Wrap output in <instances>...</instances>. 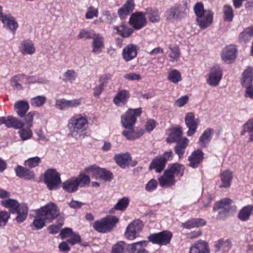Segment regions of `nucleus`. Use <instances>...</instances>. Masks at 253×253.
<instances>
[{
    "label": "nucleus",
    "mask_w": 253,
    "mask_h": 253,
    "mask_svg": "<svg viewBox=\"0 0 253 253\" xmlns=\"http://www.w3.org/2000/svg\"><path fill=\"white\" fill-rule=\"evenodd\" d=\"M141 108L135 109H129L124 115L122 116L121 123L122 126L126 128L122 133L127 140L136 139L144 133V130L142 129L137 131L133 129L136 118L141 115Z\"/></svg>",
    "instance_id": "1"
},
{
    "label": "nucleus",
    "mask_w": 253,
    "mask_h": 253,
    "mask_svg": "<svg viewBox=\"0 0 253 253\" xmlns=\"http://www.w3.org/2000/svg\"><path fill=\"white\" fill-rule=\"evenodd\" d=\"M87 116L84 114H77L68 121V135L76 140H82L86 136L88 127Z\"/></svg>",
    "instance_id": "2"
},
{
    "label": "nucleus",
    "mask_w": 253,
    "mask_h": 253,
    "mask_svg": "<svg viewBox=\"0 0 253 253\" xmlns=\"http://www.w3.org/2000/svg\"><path fill=\"white\" fill-rule=\"evenodd\" d=\"M198 25L202 29L210 27L212 23L213 13L210 10H205L202 2H197L194 7Z\"/></svg>",
    "instance_id": "3"
},
{
    "label": "nucleus",
    "mask_w": 253,
    "mask_h": 253,
    "mask_svg": "<svg viewBox=\"0 0 253 253\" xmlns=\"http://www.w3.org/2000/svg\"><path fill=\"white\" fill-rule=\"evenodd\" d=\"M188 11L187 2H185L183 5H175L168 9L165 11V16L168 21H180L187 16Z\"/></svg>",
    "instance_id": "4"
},
{
    "label": "nucleus",
    "mask_w": 253,
    "mask_h": 253,
    "mask_svg": "<svg viewBox=\"0 0 253 253\" xmlns=\"http://www.w3.org/2000/svg\"><path fill=\"white\" fill-rule=\"evenodd\" d=\"M118 222V219L114 216H108L96 221L92 225L93 228L100 233L111 231Z\"/></svg>",
    "instance_id": "5"
},
{
    "label": "nucleus",
    "mask_w": 253,
    "mask_h": 253,
    "mask_svg": "<svg viewBox=\"0 0 253 253\" xmlns=\"http://www.w3.org/2000/svg\"><path fill=\"white\" fill-rule=\"evenodd\" d=\"M46 219L47 223L52 222L60 214L57 206L54 203H47L45 206L37 210Z\"/></svg>",
    "instance_id": "6"
},
{
    "label": "nucleus",
    "mask_w": 253,
    "mask_h": 253,
    "mask_svg": "<svg viewBox=\"0 0 253 253\" xmlns=\"http://www.w3.org/2000/svg\"><path fill=\"white\" fill-rule=\"evenodd\" d=\"M44 181L50 190H56L61 182L60 174L54 169H48L44 173Z\"/></svg>",
    "instance_id": "7"
},
{
    "label": "nucleus",
    "mask_w": 253,
    "mask_h": 253,
    "mask_svg": "<svg viewBox=\"0 0 253 253\" xmlns=\"http://www.w3.org/2000/svg\"><path fill=\"white\" fill-rule=\"evenodd\" d=\"M172 158L171 151L166 152L163 155L155 157L150 164V169H154L157 172H161L164 169L166 162Z\"/></svg>",
    "instance_id": "8"
},
{
    "label": "nucleus",
    "mask_w": 253,
    "mask_h": 253,
    "mask_svg": "<svg viewBox=\"0 0 253 253\" xmlns=\"http://www.w3.org/2000/svg\"><path fill=\"white\" fill-rule=\"evenodd\" d=\"M172 234L169 231H164L159 233L151 234L148 237L149 241L159 245H166L169 243Z\"/></svg>",
    "instance_id": "9"
},
{
    "label": "nucleus",
    "mask_w": 253,
    "mask_h": 253,
    "mask_svg": "<svg viewBox=\"0 0 253 253\" xmlns=\"http://www.w3.org/2000/svg\"><path fill=\"white\" fill-rule=\"evenodd\" d=\"M145 14L141 11L133 13L129 20V23L134 29L138 30L144 27L146 24Z\"/></svg>",
    "instance_id": "10"
},
{
    "label": "nucleus",
    "mask_w": 253,
    "mask_h": 253,
    "mask_svg": "<svg viewBox=\"0 0 253 253\" xmlns=\"http://www.w3.org/2000/svg\"><path fill=\"white\" fill-rule=\"evenodd\" d=\"M142 223L139 220H135L131 222L126 227L125 236L128 240H132L135 239L137 234L140 232L142 228Z\"/></svg>",
    "instance_id": "11"
},
{
    "label": "nucleus",
    "mask_w": 253,
    "mask_h": 253,
    "mask_svg": "<svg viewBox=\"0 0 253 253\" xmlns=\"http://www.w3.org/2000/svg\"><path fill=\"white\" fill-rule=\"evenodd\" d=\"M221 69L218 66L212 67L208 75L207 83L211 86H216L222 79Z\"/></svg>",
    "instance_id": "12"
},
{
    "label": "nucleus",
    "mask_w": 253,
    "mask_h": 253,
    "mask_svg": "<svg viewBox=\"0 0 253 253\" xmlns=\"http://www.w3.org/2000/svg\"><path fill=\"white\" fill-rule=\"evenodd\" d=\"M4 125L8 128H22L24 124L20 120L11 116L0 117V125Z\"/></svg>",
    "instance_id": "13"
},
{
    "label": "nucleus",
    "mask_w": 253,
    "mask_h": 253,
    "mask_svg": "<svg viewBox=\"0 0 253 253\" xmlns=\"http://www.w3.org/2000/svg\"><path fill=\"white\" fill-rule=\"evenodd\" d=\"M86 170L96 178H99L105 181H110L112 178V174L110 171L98 167L91 166Z\"/></svg>",
    "instance_id": "14"
},
{
    "label": "nucleus",
    "mask_w": 253,
    "mask_h": 253,
    "mask_svg": "<svg viewBox=\"0 0 253 253\" xmlns=\"http://www.w3.org/2000/svg\"><path fill=\"white\" fill-rule=\"evenodd\" d=\"M185 123L188 128L187 132V136H192L195 133L198 126V122L195 120V115L193 113L189 112L186 114Z\"/></svg>",
    "instance_id": "15"
},
{
    "label": "nucleus",
    "mask_w": 253,
    "mask_h": 253,
    "mask_svg": "<svg viewBox=\"0 0 253 253\" xmlns=\"http://www.w3.org/2000/svg\"><path fill=\"white\" fill-rule=\"evenodd\" d=\"M139 47L134 44H129L125 47L122 51V56L126 62L130 61L134 59L137 55Z\"/></svg>",
    "instance_id": "16"
},
{
    "label": "nucleus",
    "mask_w": 253,
    "mask_h": 253,
    "mask_svg": "<svg viewBox=\"0 0 253 253\" xmlns=\"http://www.w3.org/2000/svg\"><path fill=\"white\" fill-rule=\"evenodd\" d=\"M19 49L20 53L23 55H31L36 52L34 43L29 39L23 40L20 42Z\"/></svg>",
    "instance_id": "17"
},
{
    "label": "nucleus",
    "mask_w": 253,
    "mask_h": 253,
    "mask_svg": "<svg viewBox=\"0 0 253 253\" xmlns=\"http://www.w3.org/2000/svg\"><path fill=\"white\" fill-rule=\"evenodd\" d=\"M219 177L221 181V184L219 187L220 188H228L231 184L233 174L231 170L226 169L220 172Z\"/></svg>",
    "instance_id": "18"
},
{
    "label": "nucleus",
    "mask_w": 253,
    "mask_h": 253,
    "mask_svg": "<svg viewBox=\"0 0 253 253\" xmlns=\"http://www.w3.org/2000/svg\"><path fill=\"white\" fill-rule=\"evenodd\" d=\"M92 52L94 54H99L102 51L104 47V38L100 34H94L92 38Z\"/></svg>",
    "instance_id": "19"
},
{
    "label": "nucleus",
    "mask_w": 253,
    "mask_h": 253,
    "mask_svg": "<svg viewBox=\"0 0 253 253\" xmlns=\"http://www.w3.org/2000/svg\"><path fill=\"white\" fill-rule=\"evenodd\" d=\"M130 97L129 92L127 90H119L113 99L114 104L119 107L126 105Z\"/></svg>",
    "instance_id": "20"
},
{
    "label": "nucleus",
    "mask_w": 253,
    "mask_h": 253,
    "mask_svg": "<svg viewBox=\"0 0 253 253\" xmlns=\"http://www.w3.org/2000/svg\"><path fill=\"white\" fill-rule=\"evenodd\" d=\"M204 158V153L201 150L193 152L188 158L189 167L195 169L199 167Z\"/></svg>",
    "instance_id": "21"
},
{
    "label": "nucleus",
    "mask_w": 253,
    "mask_h": 253,
    "mask_svg": "<svg viewBox=\"0 0 253 253\" xmlns=\"http://www.w3.org/2000/svg\"><path fill=\"white\" fill-rule=\"evenodd\" d=\"M114 159L121 168L125 169L131 165V157L128 153L117 154Z\"/></svg>",
    "instance_id": "22"
},
{
    "label": "nucleus",
    "mask_w": 253,
    "mask_h": 253,
    "mask_svg": "<svg viewBox=\"0 0 253 253\" xmlns=\"http://www.w3.org/2000/svg\"><path fill=\"white\" fill-rule=\"evenodd\" d=\"M160 185L164 188H168L174 185L176 183V180L174 176L171 175L166 170L163 175L158 179Z\"/></svg>",
    "instance_id": "23"
},
{
    "label": "nucleus",
    "mask_w": 253,
    "mask_h": 253,
    "mask_svg": "<svg viewBox=\"0 0 253 253\" xmlns=\"http://www.w3.org/2000/svg\"><path fill=\"white\" fill-rule=\"evenodd\" d=\"M148 244L147 241H141L136 242L127 246V250L129 253H148V252L144 249Z\"/></svg>",
    "instance_id": "24"
},
{
    "label": "nucleus",
    "mask_w": 253,
    "mask_h": 253,
    "mask_svg": "<svg viewBox=\"0 0 253 253\" xmlns=\"http://www.w3.org/2000/svg\"><path fill=\"white\" fill-rule=\"evenodd\" d=\"M236 49L233 45H230L225 47L221 54L223 60L227 63H231L236 58Z\"/></svg>",
    "instance_id": "25"
},
{
    "label": "nucleus",
    "mask_w": 253,
    "mask_h": 253,
    "mask_svg": "<svg viewBox=\"0 0 253 253\" xmlns=\"http://www.w3.org/2000/svg\"><path fill=\"white\" fill-rule=\"evenodd\" d=\"M0 20L2 22L5 27L12 32H14L18 28V23L15 18L10 15H2L0 18Z\"/></svg>",
    "instance_id": "26"
},
{
    "label": "nucleus",
    "mask_w": 253,
    "mask_h": 253,
    "mask_svg": "<svg viewBox=\"0 0 253 253\" xmlns=\"http://www.w3.org/2000/svg\"><path fill=\"white\" fill-rule=\"evenodd\" d=\"M208 244L203 241H199L193 244L190 248L189 253H209Z\"/></svg>",
    "instance_id": "27"
},
{
    "label": "nucleus",
    "mask_w": 253,
    "mask_h": 253,
    "mask_svg": "<svg viewBox=\"0 0 253 253\" xmlns=\"http://www.w3.org/2000/svg\"><path fill=\"white\" fill-rule=\"evenodd\" d=\"M185 168L183 165L179 163H174L169 165L166 169L171 175L175 176L181 177L184 174Z\"/></svg>",
    "instance_id": "28"
},
{
    "label": "nucleus",
    "mask_w": 253,
    "mask_h": 253,
    "mask_svg": "<svg viewBox=\"0 0 253 253\" xmlns=\"http://www.w3.org/2000/svg\"><path fill=\"white\" fill-rule=\"evenodd\" d=\"M15 171L16 175L21 178L26 180H34L35 178V175L33 171L22 166H17Z\"/></svg>",
    "instance_id": "29"
},
{
    "label": "nucleus",
    "mask_w": 253,
    "mask_h": 253,
    "mask_svg": "<svg viewBox=\"0 0 253 253\" xmlns=\"http://www.w3.org/2000/svg\"><path fill=\"white\" fill-rule=\"evenodd\" d=\"M133 0H127L123 6L118 10V14L121 18H125L134 8Z\"/></svg>",
    "instance_id": "30"
},
{
    "label": "nucleus",
    "mask_w": 253,
    "mask_h": 253,
    "mask_svg": "<svg viewBox=\"0 0 253 253\" xmlns=\"http://www.w3.org/2000/svg\"><path fill=\"white\" fill-rule=\"evenodd\" d=\"M183 131L181 127H175L170 130L169 137L167 138L168 142H179L182 140Z\"/></svg>",
    "instance_id": "31"
},
{
    "label": "nucleus",
    "mask_w": 253,
    "mask_h": 253,
    "mask_svg": "<svg viewBox=\"0 0 253 253\" xmlns=\"http://www.w3.org/2000/svg\"><path fill=\"white\" fill-rule=\"evenodd\" d=\"M231 202V200L228 198L221 200L220 202L215 204L213 207V210L215 211L218 209H221V211L219 212V215H220L222 212H223L224 214H226L229 211Z\"/></svg>",
    "instance_id": "32"
},
{
    "label": "nucleus",
    "mask_w": 253,
    "mask_h": 253,
    "mask_svg": "<svg viewBox=\"0 0 253 253\" xmlns=\"http://www.w3.org/2000/svg\"><path fill=\"white\" fill-rule=\"evenodd\" d=\"M29 107L28 102L25 100L17 101L14 105V108L16 113L21 117L25 115L26 112L29 109Z\"/></svg>",
    "instance_id": "33"
},
{
    "label": "nucleus",
    "mask_w": 253,
    "mask_h": 253,
    "mask_svg": "<svg viewBox=\"0 0 253 253\" xmlns=\"http://www.w3.org/2000/svg\"><path fill=\"white\" fill-rule=\"evenodd\" d=\"M213 134V130L212 129L207 128L206 129L199 138L200 145L204 147H207L211 141Z\"/></svg>",
    "instance_id": "34"
},
{
    "label": "nucleus",
    "mask_w": 253,
    "mask_h": 253,
    "mask_svg": "<svg viewBox=\"0 0 253 253\" xmlns=\"http://www.w3.org/2000/svg\"><path fill=\"white\" fill-rule=\"evenodd\" d=\"M144 13L151 22L156 23L160 22L161 17L158 9L148 7Z\"/></svg>",
    "instance_id": "35"
},
{
    "label": "nucleus",
    "mask_w": 253,
    "mask_h": 253,
    "mask_svg": "<svg viewBox=\"0 0 253 253\" xmlns=\"http://www.w3.org/2000/svg\"><path fill=\"white\" fill-rule=\"evenodd\" d=\"M15 213L17 214L15 220L18 223L23 222L27 218L28 213V208L25 204H21L17 209Z\"/></svg>",
    "instance_id": "36"
},
{
    "label": "nucleus",
    "mask_w": 253,
    "mask_h": 253,
    "mask_svg": "<svg viewBox=\"0 0 253 253\" xmlns=\"http://www.w3.org/2000/svg\"><path fill=\"white\" fill-rule=\"evenodd\" d=\"M77 180L75 177H72L65 181L62 183L63 189L69 192L72 193L78 189V185Z\"/></svg>",
    "instance_id": "37"
},
{
    "label": "nucleus",
    "mask_w": 253,
    "mask_h": 253,
    "mask_svg": "<svg viewBox=\"0 0 253 253\" xmlns=\"http://www.w3.org/2000/svg\"><path fill=\"white\" fill-rule=\"evenodd\" d=\"M253 212V205H248L242 208L238 215L239 219L242 221H247L250 219Z\"/></svg>",
    "instance_id": "38"
},
{
    "label": "nucleus",
    "mask_w": 253,
    "mask_h": 253,
    "mask_svg": "<svg viewBox=\"0 0 253 253\" xmlns=\"http://www.w3.org/2000/svg\"><path fill=\"white\" fill-rule=\"evenodd\" d=\"M188 143L189 140L186 137H183L181 141L177 143L174 147V151L179 158H181L183 156Z\"/></svg>",
    "instance_id": "39"
},
{
    "label": "nucleus",
    "mask_w": 253,
    "mask_h": 253,
    "mask_svg": "<svg viewBox=\"0 0 253 253\" xmlns=\"http://www.w3.org/2000/svg\"><path fill=\"white\" fill-rule=\"evenodd\" d=\"M206 223V221L203 219L195 218L182 223V227L186 229H190L191 228L203 226L205 225Z\"/></svg>",
    "instance_id": "40"
},
{
    "label": "nucleus",
    "mask_w": 253,
    "mask_h": 253,
    "mask_svg": "<svg viewBox=\"0 0 253 253\" xmlns=\"http://www.w3.org/2000/svg\"><path fill=\"white\" fill-rule=\"evenodd\" d=\"M1 205L10 210L11 213H15L17 209L20 206L17 201L12 199H8L7 200H2L1 201Z\"/></svg>",
    "instance_id": "41"
},
{
    "label": "nucleus",
    "mask_w": 253,
    "mask_h": 253,
    "mask_svg": "<svg viewBox=\"0 0 253 253\" xmlns=\"http://www.w3.org/2000/svg\"><path fill=\"white\" fill-rule=\"evenodd\" d=\"M253 80V69L248 67L243 72L242 84L243 86L250 85Z\"/></svg>",
    "instance_id": "42"
},
{
    "label": "nucleus",
    "mask_w": 253,
    "mask_h": 253,
    "mask_svg": "<svg viewBox=\"0 0 253 253\" xmlns=\"http://www.w3.org/2000/svg\"><path fill=\"white\" fill-rule=\"evenodd\" d=\"M47 222L46 219L37 210L36 211V215L33 222V225L36 229L39 230L43 228Z\"/></svg>",
    "instance_id": "43"
},
{
    "label": "nucleus",
    "mask_w": 253,
    "mask_h": 253,
    "mask_svg": "<svg viewBox=\"0 0 253 253\" xmlns=\"http://www.w3.org/2000/svg\"><path fill=\"white\" fill-rule=\"evenodd\" d=\"M117 33L123 38L129 37L133 33V30L125 24H122L119 26L114 27Z\"/></svg>",
    "instance_id": "44"
},
{
    "label": "nucleus",
    "mask_w": 253,
    "mask_h": 253,
    "mask_svg": "<svg viewBox=\"0 0 253 253\" xmlns=\"http://www.w3.org/2000/svg\"><path fill=\"white\" fill-rule=\"evenodd\" d=\"M214 246L216 251H227L230 248L231 244L228 240H220L215 242Z\"/></svg>",
    "instance_id": "45"
},
{
    "label": "nucleus",
    "mask_w": 253,
    "mask_h": 253,
    "mask_svg": "<svg viewBox=\"0 0 253 253\" xmlns=\"http://www.w3.org/2000/svg\"><path fill=\"white\" fill-rule=\"evenodd\" d=\"M169 51H168L169 57L170 58L172 61H177L178 60L180 54L179 48L176 46H169Z\"/></svg>",
    "instance_id": "46"
},
{
    "label": "nucleus",
    "mask_w": 253,
    "mask_h": 253,
    "mask_svg": "<svg viewBox=\"0 0 253 253\" xmlns=\"http://www.w3.org/2000/svg\"><path fill=\"white\" fill-rule=\"evenodd\" d=\"M245 132H251L250 141H253V118L248 120L243 126V131L241 135H243Z\"/></svg>",
    "instance_id": "47"
},
{
    "label": "nucleus",
    "mask_w": 253,
    "mask_h": 253,
    "mask_svg": "<svg viewBox=\"0 0 253 253\" xmlns=\"http://www.w3.org/2000/svg\"><path fill=\"white\" fill-rule=\"evenodd\" d=\"M168 78L171 82L174 84L178 83L182 79L181 74L176 70H172L170 71L169 73Z\"/></svg>",
    "instance_id": "48"
},
{
    "label": "nucleus",
    "mask_w": 253,
    "mask_h": 253,
    "mask_svg": "<svg viewBox=\"0 0 253 253\" xmlns=\"http://www.w3.org/2000/svg\"><path fill=\"white\" fill-rule=\"evenodd\" d=\"M223 10L224 15V20L226 21H231L234 16L232 6L229 5H226L223 7Z\"/></svg>",
    "instance_id": "49"
},
{
    "label": "nucleus",
    "mask_w": 253,
    "mask_h": 253,
    "mask_svg": "<svg viewBox=\"0 0 253 253\" xmlns=\"http://www.w3.org/2000/svg\"><path fill=\"white\" fill-rule=\"evenodd\" d=\"M41 162V158L38 156H36L30 158L25 161V165L29 168H33L38 166Z\"/></svg>",
    "instance_id": "50"
},
{
    "label": "nucleus",
    "mask_w": 253,
    "mask_h": 253,
    "mask_svg": "<svg viewBox=\"0 0 253 253\" xmlns=\"http://www.w3.org/2000/svg\"><path fill=\"white\" fill-rule=\"evenodd\" d=\"M129 204V199L127 197H124L117 202L114 207V208L117 210L123 211L126 209Z\"/></svg>",
    "instance_id": "51"
},
{
    "label": "nucleus",
    "mask_w": 253,
    "mask_h": 253,
    "mask_svg": "<svg viewBox=\"0 0 253 253\" xmlns=\"http://www.w3.org/2000/svg\"><path fill=\"white\" fill-rule=\"evenodd\" d=\"M46 101V98L44 96H37L33 97L31 100L32 106L36 107H41L42 106Z\"/></svg>",
    "instance_id": "52"
},
{
    "label": "nucleus",
    "mask_w": 253,
    "mask_h": 253,
    "mask_svg": "<svg viewBox=\"0 0 253 253\" xmlns=\"http://www.w3.org/2000/svg\"><path fill=\"white\" fill-rule=\"evenodd\" d=\"M98 15V10L97 8L92 6H89L87 9V11L85 15L86 19H92L94 17H97Z\"/></svg>",
    "instance_id": "53"
},
{
    "label": "nucleus",
    "mask_w": 253,
    "mask_h": 253,
    "mask_svg": "<svg viewBox=\"0 0 253 253\" xmlns=\"http://www.w3.org/2000/svg\"><path fill=\"white\" fill-rule=\"evenodd\" d=\"M19 134L22 140H26L31 138L33 135L32 131L30 127H29L26 128H22L19 131Z\"/></svg>",
    "instance_id": "54"
},
{
    "label": "nucleus",
    "mask_w": 253,
    "mask_h": 253,
    "mask_svg": "<svg viewBox=\"0 0 253 253\" xmlns=\"http://www.w3.org/2000/svg\"><path fill=\"white\" fill-rule=\"evenodd\" d=\"M24 75L22 74L17 75L13 77L10 80L11 85L18 89H21L22 88V85L19 83V82L21 81Z\"/></svg>",
    "instance_id": "55"
},
{
    "label": "nucleus",
    "mask_w": 253,
    "mask_h": 253,
    "mask_svg": "<svg viewBox=\"0 0 253 253\" xmlns=\"http://www.w3.org/2000/svg\"><path fill=\"white\" fill-rule=\"evenodd\" d=\"M63 76L64 81L72 82L75 80L77 77V74L74 70H68L64 74Z\"/></svg>",
    "instance_id": "56"
},
{
    "label": "nucleus",
    "mask_w": 253,
    "mask_h": 253,
    "mask_svg": "<svg viewBox=\"0 0 253 253\" xmlns=\"http://www.w3.org/2000/svg\"><path fill=\"white\" fill-rule=\"evenodd\" d=\"M75 178L77 180L78 186H84L90 182L89 176L85 174H81Z\"/></svg>",
    "instance_id": "57"
},
{
    "label": "nucleus",
    "mask_w": 253,
    "mask_h": 253,
    "mask_svg": "<svg viewBox=\"0 0 253 253\" xmlns=\"http://www.w3.org/2000/svg\"><path fill=\"white\" fill-rule=\"evenodd\" d=\"M94 34H92L91 32L88 30L83 29L80 30L78 36V39H92Z\"/></svg>",
    "instance_id": "58"
},
{
    "label": "nucleus",
    "mask_w": 253,
    "mask_h": 253,
    "mask_svg": "<svg viewBox=\"0 0 253 253\" xmlns=\"http://www.w3.org/2000/svg\"><path fill=\"white\" fill-rule=\"evenodd\" d=\"M10 218V213L6 211L0 212V227L4 226Z\"/></svg>",
    "instance_id": "59"
},
{
    "label": "nucleus",
    "mask_w": 253,
    "mask_h": 253,
    "mask_svg": "<svg viewBox=\"0 0 253 253\" xmlns=\"http://www.w3.org/2000/svg\"><path fill=\"white\" fill-rule=\"evenodd\" d=\"M55 106L56 108L60 110H65L68 109L67 100L65 99H59L56 100Z\"/></svg>",
    "instance_id": "60"
},
{
    "label": "nucleus",
    "mask_w": 253,
    "mask_h": 253,
    "mask_svg": "<svg viewBox=\"0 0 253 253\" xmlns=\"http://www.w3.org/2000/svg\"><path fill=\"white\" fill-rule=\"evenodd\" d=\"M125 245L123 242H120L114 245L112 249L111 253H124Z\"/></svg>",
    "instance_id": "61"
},
{
    "label": "nucleus",
    "mask_w": 253,
    "mask_h": 253,
    "mask_svg": "<svg viewBox=\"0 0 253 253\" xmlns=\"http://www.w3.org/2000/svg\"><path fill=\"white\" fill-rule=\"evenodd\" d=\"M36 114L35 111H31L26 115L25 121L28 127H31L33 126V120Z\"/></svg>",
    "instance_id": "62"
},
{
    "label": "nucleus",
    "mask_w": 253,
    "mask_h": 253,
    "mask_svg": "<svg viewBox=\"0 0 253 253\" xmlns=\"http://www.w3.org/2000/svg\"><path fill=\"white\" fill-rule=\"evenodd\" d=\"M81 241V237L80 236L76 233H74L71 235V236L69 237V239H67V242L69 243L70 244L73 245L76 244L80 243Z\"/></svg>",
    "instance_id": "63"
},
{
    "label": "nucleus",
    "mask_w": 253,
    "mask_h": 253,
    "mask_svg": "<svg viewBox=\"0 0 253 253\" xmlns=\"http://www.w3.org/2000/svg\"><path fill=\"white\" fill-rule=\"evenodd\" d=\"M124 79L129 81H139L141 79L140 75L135 73L126 74L124 76Z\"/></svg>",
    "instance_id": "64"
}]
</instances>
